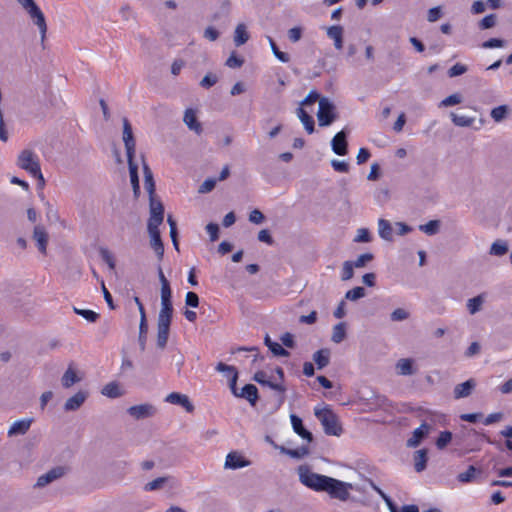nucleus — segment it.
Listing matches in <instances>:
<instances>
[{
  "label": "nucleus",
  "instance_id": "obj_21",
  "mask_svg": "<svg viewBox=\"0 0 512 512\" xmlns=\"http://www.w3.org/2000/svg\"><path fill=\"white\" fill-rule=\"evenodd\" d=\"M183 121L191 131H194L198 135L202 133V125L197 120L196 112L192 108L185 110Z\"/></svg>",
  "mask_w": 512,
  "mask_h": 512
},
{
  "label": "nucleus",
  "instance_id": "obj_40",
  "mask_svg": "<svg viewBox=\"0 0 512 512\" xmlns=\"http://www.w3.org/2000/svg\"><path fill=\"white\" fill-rule=\"evenodd\" d=\"M440 225V220H430L426 224L420 225L419 230L429 236H432L439 232Z\"/></svg>",
  "mask_w": 512,
  "mask_h": 512
},
{
  "label": "nucleus",
  "instance_id": "obj_32",
  "mask_svg": "<svg viewBox=\"0 0 512 512\" xmlns=\"http://www.w3.org/2000/svg\"><path fill=\"white\" fill-rule=\"evenodd\" d=\"M330 354L331 352L328 348L320 349L313 354V361L318 369H323L330 363Z\"/></svg>",
  "mask_w": 512,
  "mask_h": 512
},
{
  "label": "nucleus",
  "instance_id": "obj_25",
  "mask_svg": "<svg viewBox=\"0 0 512 512\" xmlns=\"http://www.w3.org/2000/svg\"><path fill=\"white\" fill-rule=\"evenodd\" d=\"M32 419H21L15 421L8 430V436L24 435L30 428Z\"/></svg>",
  "mask_w": 512,
  "mask_h": 512
},
{
  "label": "nucleus",
  "instance_id": "obj_36",
  "mask_svg": "<svg viewBox=\"0 0 512 512\" xmlns=\"http://www.w3.org/2000/svg\"><path fill=\"white\" fill-rule=\"evenodd\" d=\"M264 342L275 356H289V352L286 349H284L279 343L273 342L268 335H266Z\"/></svg>",
  "mask_w": 512,
  "mask_h": 512
},
{
  "label": "nucleus",
  "instance_id": "obj_34",
  "mask_svg": "<svg viewBox=\"0 0 512 512\" xmlns=\"http://www.w3.org/2000/svg\"><path fill=\"white\" fill-rule=\"evenodd\" d=\"M249 40V33L247 32V28L245 24L240 23L236 26L234 32V43L236 46H241L245 44Z\"/></svg>",
  "mask_w": 512,
  "mask_h": 512
},
{
  "label": "nucleus",
  "instance_id": "obj_50",
  "mask_svg": "<svg viewBox=\"0 0 512 512\" xmlns=\"http://www.w3.org/2000/svg\"><path fill=\"white\" fill-rule=\"evenodd\" d=\"M147 333H148V324H139V336H138V342L141 351L145 350L146 347V341H147Z\"/></svg>",
  "mask_w": 512,
  "mask_h": 512
},
{
  "label": "nucleus",
  "instance_id": "obj_45",
  "mask_svg": "<svg viewBox=\"0 0 512 512\" xmlns=\"http://www.w3.org/2000/svg\"><path fill=\"white\" fill-rule=\"evenodd\" d=\"M73 310H74V312L77 315L82 316L84 319H86L90 323L96 322L98 320V318H99V314L94 312V311H92V310L79 309V308H76V307H74Z\"/></svg>",
  "mask_w": 512,
  "mask_h": 512
},
{
  "label": "nucleus",
  "instance_id": "obj_10",
  "mask_svg": "<svg viewBox=\"0 0 512 512\" xmlns=\"http://www.w3.org/2000/svg\"><path fill=\"white\" fill-rule=\"evenodd\" d=\"M147 230L150 236V246L155 251L158 259L162 260L164 256V244L161 239L159 226L147 225Z\"/></svg>",
  "mask_w": 512,
  "mask_h": 512
},
{
  "label": "nucleus",
  "instance_id": "obj_8",
  "mask_svg": "<svg viewBox=\"0 0 512 512\" xmlns=\"http://www.w3.org/2000/svg\"><path fill=\"white\" fill-rule=\"evenodd\" d=\"M150 217L147 225L160 226L164 219V206L155 196L149 197Z\"/></svg>",
  "mask_w": 512,
  "mask_h": 512
},
{
  "label": "nucleus",
  "instance_id": "obj_37",
  "mask_svg": "<svg viewBox=\"0 0 512 512\" xmlns=\"http://www.w3.org/2000/svg\"><path fill=\"white\" fill-rule=\"evenodd\" d=\"M280 451L283 454L290 456L291 458L301 459L309 454V449L307 446H301L297 449H289L285 447H280Z\"/></svg>",
  "mask_w": 512,
  "mask_h": 512
},
{
  "label": "nucleus",
  "instance_id": "obj_6",
  "mask_svg": "<svg viewBox=\"0 0 512 512\" xmlns=\"http://www.w3.org/2000/svg\"><path fill=\"white\" fill-rule=\"evenodd\" d=\"M317 118L319 126L321 127L329 126L337 119L336 107L333 102L326 97H322L319 100Z\"/></svg>",
  "mask_w": 512,
  "mask_h": 512
},
{
  "label": "nucleus",
  "instance_id": "obj_20",
  "mask_svg": "<svg viewBox=\"0 0 512 512\" xmlns=\"http://www.w3.org/2000/svg\"><path fill=\"white\" fill-rule=\"evenodd\" d=\"M33 239L36 241L38 250L42 254H46V248L48 243V233L44 226L36 225L33 230Z\"/></svg>",
  "mask_w": 512,
  "mask_h": 512
},
{
  "label": "nucleus",
  "instance_id": "obj_1",
  "mask_svg": "<svg viewBox=\"0 0 512 512\" xmlns=\"http://www.w3.org/2000/svg\"><path fill=\"white\" fill-rule=\"evenodd\" d=\"M299 481L316 492H326L331 498L347 501L353 485L326 475L313 472L307 465L298 468Z\"/></svg>",
  "mask_w": 512,
  "mask_h": 512
},
{
  "label": "nucleus",
  "instance_id": "obj_30",
  "mask_svg": "<svg viewBox=\"0 0 512 512\" xmlns=\"http://www.w3.org/2000/svg\"><path fill=\"white\" fill-rule=\"evenodd\" d=\"M378 234L385 241L393 240V228L388 220L383 218L378 220Z\"/></svg>",
  "mask_w": 512,
  "mask_h": 512
},
{
  "label": "nucleus",
  "instance_id": "obj_52",
  "mask_svg": "<svg viewBox=\"0 0 512 512\" xmlns=\"http://www.w3.org/2000/svg\"><path fill=\"white\" fill-rule=\"evenodd\" d=\"M217 180L215 178H207L204 182L199 186L198 192L200 194H206L211 192L216 186Z\"/></svg>",
  "mask_w": 512,
  "mask_h": 512
},
{
  "label": "nucleus",
  "instance_id": "obj_54",
  "mask_svg": "<svg viewBox=\"0 0 512 512\" xmlns=\"http://www.w3.org/2000/svg\"><path fill=\"white\" fill-rule=\"evenodd\" d=\"M410 316L409 312L406 311L405 309L403 308H397L395 309L391 314H390V318L392 321H404L406 319H408Z\"/></svg>",
  "mask_w": 512,
  "mask_h": 512
},
{
  "label": "nucleus",
  "instance_id": "obj_5",
  "mask_svg": "<svg viewBox=\"0 0 512 512\" xmlns=\"http://www.w3.org/2000/svg\"><path fill=\"white\" fill-rule=\"evenodd\" d=\"M17 165L29 172L33 177L44 182L39 160L32 150H23L18 156Z\"/></svg>",
  "mask_w": 512,
  "mask_h": 512
},
{
  "label": "nucleus",
  "instance_id": "obj_39",
  "mask_svg": "<svg viewBox=\"0 0 512 512\" xmlns=\"http://www.w3.org/2000/svg\"><path fill=\"white\" fill-rule=\"evenodd\" d=\"M346 338V324L344 322L338 323L333 327L331 340L334 343H341Z\"/></svg>",
  "mask_w": 512,
  "mask_h": 512
},
{
  "label": "nucleus",
  "instance_id": "obj_62",
  "mask_svg": "<svg viewBox=\"0 0 512 512\" xmlns=\"http://www.w3.org/2000/svg\"><path fill=\"white\" fill-rule=\"evenodd\" d=\"M244 60L237 57L235 53H232L226 60V65L230 68H239L243 65Z\"/></svg>",
  "mask_w": 512,
  "mask_h": 512
},
{
  "label": "nucleus",
  "instance_id": "obj_27",
  "mask_svg": "<svg viewBox=\"0 0 512 512\" xmlns=\"http://www.w3.org/2000/svg\"><path fill=\"white\" fill-rule=\"evenodd\" d=\"M396 371L398 375L408 376L416 373L413 367V360L411 358H401L396 363Z\"/></svg>",
  "mask_w": 512,
  "mask_h": 512
},
{
  "label": "nucleus",
  "instance_id": "obj_31",
  "mask_svg": "<svg viewBox=\"0 0 512 512\" xmlns=\"http://www.w3.org/2000/svg\"><path fill=\"white\" fill-rule=\"evenodd\" d=\"M427 453H428L427 449H420L414 453L413 460H414V468H415L416 472L420 473L426 469L427 461H428Z\"/></svg>",
  "mask_w": 512,
  "mask_h": 512
},
{
  "label": "nucleus",
  "instance_id": "obj_19",
  "mask_svg": "<svg viewBox=\"0 0 512 512\" xmlns=\"http://www.w3.org/2000/svg\"><path fill=\"white\" fill-rule=\"evenodd\" d=\"M250 465V461L246 460L242 455L237 452H230L226 456L225 468L239 469Z\"/></svg>",
  "mask_w": 512,
  "mask_h": 512
},
{
  "label": "nucleus",
  "instance_id": "obj_58",
  "mask_svg": "<svg viewBox=\"0 0 512 512\" xmlns=\"http://www.w3.org/2000/svg\"><path fill=\"white\" fill-rule=\"evenodd\" d=\"M461 103V96L459 94H452L445 99H443L440 103L441 106L449 107L453 105H457Z\"/></svg>",
  "mask_w": 512,
  "mask_h": 512
},
{
  "label": "nucleus",
  "instance_id": "obj_59",
  "mask_svg": "<svg viewBox=\"0 0 512 512\" xmlns=\"http://www.w3.org/2000/svg\"><path fill=\"white\" fill-rule=\"evenodd\" d=\"M505 45V41L499 38H491L482 43V47L486 49L503 47Z\"/></svg>",
  "mask_w": 512,
  "mask_h": 512
},
{
  "label": "nucleus",
  "instance_id": "obj_55",
  "mask_svg": "<svg viewBox=\"0 0 512 512\" xmlns=\"http://www.w3.org/2000/svg\"><path fill=\"white\" fill-rule=\"evenodd\" d=\"M467 71V66L461 63H456L448 70V76L450 78L460 76Z\"/></svg>",
  "mask_w": 512,
  "mask_h": 512
},
{
  "label": "nucleus",
  "instance_id": "obj_9",
  "mask_svg": "<svg viewBox=\"0 0 512 512\" xmlns=\"http://www.w3.org/2000/svg\"><path fill=\"white\" fill-rule=\"evenodd\" d=\"M67 473V468L63 466H57L50 469L45 474L38 477L35 487L43 488L46 485L62 478Z\"/></svg>",
  "mask_w": 512,
  "mask_h": 512
},
{
  "label": "nucleus",
  "instance_id": "obj_63",
  "mask_svg": "<svg viewBox=\"0 0 512 512\" xmlns=\"http://www.w3.org/2000/svg\"><path fill=\"white\" fill-rule=\"evenodd\" d=\"M264 219V214L258 209L252 210L249 214V221L254 224H261L264 221Z\"/></svg>",
  "mask_w": 512,
  "mask_h": 512
},
{
  "label": "nucleus",
  "instance_id": "obj_35",
  "mask_svg": "<svg viewBox=\"0 0 512 512\" xmlns=\"http://www.w3.org/2000/svg\"><path fill=\"white\" fill-rule=\"evenodd\" d=\"M485 302V297L483 294L477 295L471 299H468L466 306L471 315L476 314L482 309V305Z\"/></svg>",
  "mask_w": 512,
  "mask_h": 512
},
{
  "label": "nucleus",
  "instance_id": "obj_64",
  "mask_svg": "<svg viewBox=\"0 0 512 512\" xmlns=\"http://www.w3.org/2000/svg\"><path fill=\"white\" fill-rule=\"evenodd\" d=\"M302 37V28L293 27L288 30V38L291 42H298Z\"/></svg>",
  "mask_w": 512,
  "mask_h": 512
},
{
  "label": "nucleus",
  "instance_id": "obj_56",
  "mask_svg": "<svg viewBox=\"0 0 512 512\" xmlns=\"http://www.w3.org/2000/svg\"><path fill=\"white\" fill-rule=\"evenodd\" d=\"M218 81V78L216 75H213L211 73H208L206 74L203 79L201 80L200 82V85L203 87V88H210L212 87L213 85H215Z\"/></svg>",
  "mask_w": 512,
  "mask_h": 512
},
{
  "label": "nucleus",
  "instance_id": "obj_41",
  "mask_svg": "<svg viewBox=\"0 0 512 512\" xmlns=\"http://www.w3.org/2000/svg\"><path fill=\"white\" fill-rule=\"evenodd\" d=\"M509 107L507 105H500L491 110V117L495 122L503 121L509 114Z\"/></svg>",
  "mask_w": 512,
  "mask_h": 512
},
{
  "label": "nucleus",
  "instance_id": "obj_16",
  "mask_svg": "<svg viewBox=\"0 0 512 512\" xmlns=\"http://www.w3.org/2000/svg\"><path fill=\"white\" fill-rule=\"evenodd\" d=\"M82 380V376L78 374V371L75 369L74 363H70L68 368L64 372L61 378V384L64 388L68 389L72 387L74 384L80 382Z\"/></svg>",
  "mask_w": 512,
  "mask_h": 512
},
{
  "label": "nucleus",
  "instance_id": "obj_13",
  "mask_svg": "<svg viewBox=\"0 0 512 512\" xmlns=\"http://www.w3.org/2000/svg\"><path fill=\"white\" fill-rule=\"evenodd\" d=\"M128 413L135 419H144L154 416L156 408L151 404L145 403L129 407Z\"/></svg>",
  "mask_w": 512,
  "mask_h": 512
},
{
  "label": "nucleus",
  "instance_id": "obj_53",
  "mask_svg": "<svg viewBox=\"0 0 512 512\" xmlns=\"http://www.w3.org/2000/svg\"><path fill=\"white\" fill-rule=\"evenodd\" d=\"M374 259V255L372 253H364L361 254L353 263L355 268H362L367 263L371 262Z\"/></svg>",
  "mask_w": 512,
  "mask_h": 512
},
{
  "label": "nucleus",
  "instance_id": "obj_2",
  "mask_svg": "<svg viewBox=\"0 0 512 512\" xmlns=\"http://www.w3.org/2000/svg\"><path fill=\"white\" fill-rule=\"evenodd\" d=\"M158 277L161 283V309L157 319V346L164 349L169 338L173 316L172 291L161 266L158 267Z\"/></svg>",
  "mask_w": 512,
  "mask_h": 512
},
{
  "label": "nucleus",
  "instance_id": "obj_33",
  "mask_svg": "<svg viewBox=\"0 0 512 512\" xmlns=\"http://www.w3.org/2000/svg\"><path fill=\"white\" fill-rule=\"evenodd\" d=\"M297 115L300 121L303 123L306 131L312 134L315 131V122L312 116H310L302 107L297 109Z\"/></svg>",
  "mask_w": 512,
  "mask_h": 512
},
{
  "label": "nucleus",
  "instance_id": "obj_44",
  "mask_svg": "<svg viewBox=\"0 0 512 512\" xmlns=\"http://www.w3.org/2000/svg\"><path fill=\"white\" fill-rule=\"evenodd\" d=\"M452 122L459 127H469L472 125L474 119L465 115H457L451 113Z\"/></svg>",
  "mask_w": 512,
  "mask_h": 512
},
{
  "label": "nucleus",
  "instance_id": "obj_23",
  "mask_svg": "<svg viewBox=\"0 0 512 512\" xmlns=\"http://www.w3.org/2000/svg\"><path fill=\"white\" fill-rule=\"evenodd\" d=\"M290 419H291V424H292V427H293V430L295 431V433H297L299 436H301L303 439L307 440L308 442H311L313 440V435L310 431L305 429V427L303 426L302 419L295 414H292L290 416Z\"/></svg>",
  "mask_w": 512,
  "mask_h": 512
},
{
  "label": "nucleus",
  "instance_id": "obj_18",
  "mask_svg": "<svg viewBox=\"0 0 512 512\" xmlns=\"http://www.w3.org/2000/svg\"><path fill=\"white\" fill-rule=\"evenodd\" d=\"M88 398V392L78 391L73 396L68 398L64 404L65 411H76L78 410Z\"/></svg>",
  "mask_w": 512,
  "mask_h": 512
},
{
  "label": "nucleus",
  "instance_id": "obj_60",
  "mask_svg": "<svg viewBox=\"0 0 512 512\" xmlns=\"http://www.w3.org/2000/svg\"><path fill=\"white\" fill-rule=\"evenodd\" d=\"M206 231L210 236L212 242L219 238V226L216 223H209L206 226Z\"/></svg>",
  "mask_w": 512,
  "mask_h": 512
},
{
  "label": "nucleus",
  "instance_id": "obj_15",
  "mask_svg": "<svg viewBox=\"0 0 512 512\" xmlns=\"http://www.w3.org/2000/svg\"><path fill=\"white\" fill-rule=\"evenodd\" d=\"M165 401L174 405L182 406L188 413H192L194 411V405L185 394L172 392L166 396Z\"/></svg>",
  "mask_w": 512,
  "mask_h": 512
},
{
  "label": "nucleus",
  "instance_id": "obj_24",
  "mask_svg": "<svg viewBox=\"0 0 512 512\" xmlns=\"http://www.w3.org/2000/svg\"><path fill=\"white\" fill-rule=\"evenodd\" d=\"M143 162V174H144V187L150 196H155V181L153 177V172L150 169L149 165L145 162L144 157H142Z\"/></svg>",
  "mask_w": 512,
  "mask_h": 512
},
{
  "label": "nucleus",
  "instance_id": "obj_38",
  "mask_svg": "<svg viewBox=\"0 0 512 512\" xmlns=\"http://www.w3.org/2000/svg\"><path fill=\"white\" fill-rule=\"evenodd\" d=\"M102 394L109 398H118L122 396V391L117 382H110L103 387Z\"/></svg>",
  "mask_w": 512,
  "mask_h": 512
},
{
  "label": "nucleus",
  "instance_id": "obj_22",
  "mask_svg": "<svg viewBox=\"0 0 512 512\" xmlns=\"http://www.w3.org/2000/svg\"><path fill=\"white\" fill-rule=\"evenodd\" d=\"M475 386L476 382L474 379H469L463 383L456 385L453 391L454 398L461 399L470 396Z\"/></svg>",
  "mask_w": 512,
  "mask_h": 512
},
{
  "label": "nucleus",
  "instance_id": "obj_42",
  "mask_svg": "<svg viewBox=\"0 0 512 512\" xmlns=\"http://www.w3.org/2000/svg\"><path fill=\"white\" fill-rule=\"evenodd\" d=\"M508 252V245L505 241L497 240L490 247V254L495 256H503Z\"/></svg>",
  "mask_w": 512,
  "mask_h": 512
},
{
  "label": "nucleus",
  "instance_id": "obj_51",
  "mask_svg": "<svg viewBox=\"0 0 512 512\" xmlns=\"http://www.w3.org/2000/svg\"><path fill=\"white\" fill-rule=\"evenodd\" d=\"M353 269H354L353 263L351 261H345L343 263L341 280L342 281L350 280L354 276Z\"/></svg>",
  "mask_w": 512,
  "mask_h": 512
},
{
  "label": "nucleus",
  "instance_id": "obj_26",
  "mask_svg": "<svg viewBox=\"0 0 512 512\" xmlns=\"http://www.w3.org/2000/svg\"><path fill=\"white\" fill-rule=\"evenodd\" d=\"M327 36L334 41V47L337 50L343 48V27L340 25H333L327 28Z\"/></svg>",
  "mask_w": 512,
  "mask_h": 512
},
{
  "label": "nucleus",
  "instance_id": "obj_17",
  "mask_svg": "<svg viewBox=\"0 0 512 512\" xmlns=\"http://www.w3.org/2000/svg\"><path fill=\"white\" fill-rule=\"evenodd\" d=\"M430 428V425L427 423H422L413 431L412 436L407 440V446L411 448L419 446L421 441L428 435Z\"/></svg>",
  "mask_w": 512,
  "mask_h": 512
},
{
  "label": "nucleus",
  "instance_id": "obj_47",
  "mask_svg": "<svg viewBox=\"0 0 512 512\" xmlns=\"http://www.w3.org/2000/svg\"><path fill=\"white\" fill-rule=\"evenodd\" d=\"M452 440V433L450 431H442L436 440L438 449H444Z\"/></svg>",
  "mask_w": 512,
  "mask_h": 512
},
{
  "label": "nucleus",
  "instance_id": "obj_57",
  "mask_svg": "<svg viewBox=\"0 0 512 512\" xmlns=\"http://www.w3.org/2000/svg\"><path fill=\"white\" fill-rule=\"evenodd\" d=\"M185 303L187 306L196 308L199 305V297L195 292L189 291L185 296Z\"/></svg>",
  "mask_w": 512,
  "mask_h": 512
},
{
  "label": "nucleus",
  "instance_id": "obj_48",
  "mask_svg": "<svg viewBox=\"0 0 512 512\" xmlns=\"http://www.w3.org/2000/svg\"><path fill=\"white\" fill-rule=\"evenodd\" d=\"M99 252L102 260L108 265L109 269L114 270L116 263L112 253L106 248H101Z\"/></svg>",
  "mask_w": 512,
  "mask_h": 512
},
{
  "label": "nucleus",
  "instance_id": "obj_28",
  "mask_svg": "<svg viewBox=\"0 0 512 512\" xmlns=\"http://www.w3.org/2000/svg\"><path fill=\"white\" fill-rule=\"evenodd\" d=\"M239 398H245L249 403L254 406L258 400V389L253 384H246L239 392Z\"/></svg>",
  "mask_w": 512,
  "mask_h": 512
},
{
  "label": "nucleus",
  "instance_id": "obj_12",
  "mask_svg": "<svg viewBox=\"0 0 512 512\" xmlns=\"http://www.w3.org/2000/svg\"><path fill=\"white\" fill-rule=\"evenodd\" d=\"M253 380L259 383L262 386H267L275 391H278L282 394L281 401H283V395L286 391V387L282 383H278L276 380H270L267 378V374L264 371H258L254 374Z\"/></svg>",
  "mask_w": 512,
  "mask_h": 512
},
{
  "label": "nucleus",
  "instance_id": "obj_46",
  "mask_svg": "<svg viewBox=\"0 0 512 512\" xmlns=\"http://www.w3.org/2000/svg\"><path fill=\"white\" fill-rule=\"evenodd\" d=\"M366 295V291L363 287L357 286L346 292L345 298L350 301H357Z\"/></svg>",
  "mask_w": 512,
  "mask_h": 512
},
{
  "label": "nucleus",
  "instance_id": "obj_4",
  "mask_svg": "<svg viewBox=\"0 0 512 512\" xmlns=\"http://www.w3.org/2000/svg\"><path fill=\"white\" fill-rule=\"evenodd\" d=\"M16 1L26 11L32 22L37 26L41 36V42L44 43L48 29L44 13L34 0Z\"/></svg>",
  "mask_w": 512,
  "mask_h": 512
},
{
  "label": "nucleus",
  "instance_id": "obj_7",
  "mask_svg": "<svg viewBox=\"0 0 512 512\" xmlns=\"http://www.w3.org/2000/svg\"><path fill=\"white\" fill-rule=\"evenodd\" d=\"M123 123V142L126 149L127 161H133L136 149V141L133 135L132 126L129 120L124 117Z\"/></svg>",
  "mask_w": 512,
  "mask_h": 512
},
{
  "label": "nucleus",
  "instance_id": "obj_43",
  "mask_svg": "<svg viewBox=\"0 0 512 512\" xmlns=\"http://www.w3.org/2000/svg\"><path fill=\"white\" fill-rule=\"evenodd\" d=\"M477 472H480L475 466L470 465L465 472L458 474L457 479L461 483L472 482Z\"/></svg>",
  "mask_w": 512,
  "mask_h": 512
},
{
  "label": "nucleus",
  "instance_id": "obj_3",
  "mask_svg": "<svg viewBox=\"0 0 512 512\" xmlns=\"http://www.w3.org/2000/svg\"><path fill=\"white\" fill-rule=\"evenodd\" d=\"M314 414L327 435L340 436L343 432L337 415L328 407L315 408Z\"/></svg>",
  "mask_w": 512,
  "mask_h": 512
},
{
  "label": "nucleus",
  "instance_id": "obj_61",
  "mask_svg": "<svg viewBox=\"0 0 512 512\" xmlns=\"http://www.w3.org/2000/svg\"><path fill=\"white\" fill-rule=\"evenodd\" d=\"M322 97H320L319 93L316 92V91H310L308 93V95L304 98V100L301 102V105L302 106H308V105H311L313 103H315L316 101L319 102V100L321 99Z\"/></svg>",
  "mask_w": 512,
  "mask_h": 512
},
{
  "label": "nucleus",
  "instance_id": "obj_14",
  "mask_svg": "<svg viewBox=\"0 0 512 512\" xmlns=\"http://www.w3.org/2000/svg\"><path fill=\"white\" fill-rule=\"evenodd\" d=\"M166 485H169L170 488H175L178 486L177 480L172 476H163L158 477L148 483L145 484V491H155L164 488Z\"/></svg>",
  "mask_w": 512,
  "mask_h": 512
},
{
  "label": "nucleus",
  "instance_id": "obj_29",
  "mask_svg": "<svg viewBox=\"0 0 512 512\" xmlns=\"http://www.w3.org/2000/svg\"><path fill=\"white\" fill-rule=\"evenodd\" d=\"M129 166V173H130V181L133 188V193L136 198H138L140 194V184H139V177H138V166L133 161H128Z\"/></svg>",
  "mask_w": 512,
  "mask_h": 512
},
{
  "label": "nucleus",
  "instance_id": "obj_11",
  "mask_svg": "<svg viewBox=\"0 0 512 512\" xmlns=\"http://www.w3.org/2000/svg\"><path fill=\"white\" fill-rule=\"evenodd\" d=\"M347 136L348 132L346 130H341L332 138L331 147L335 154L344 156L348 153Z\"/></svg>",
  "mask_w": 512,
  "mask_h": 512
},
{
  "label": "nucleus",
  "instance_id": "obj_49",
  "mask_svg": "<svg viewBox=\"0 0 512 512\" xmlns=\"http://www.w3.org/2000/svg\"><path fill=\"white\" fill-rule=\"evenodd\" d=\"M497 16L495 14H489L485 16L478 24L481 30H486L496 25Z\"/></svg>",
  "mask_w": 512,
  "mask_h": 512
}]
</instances>
